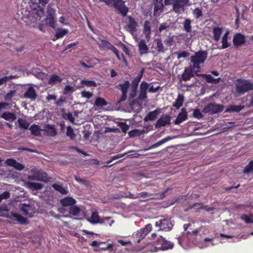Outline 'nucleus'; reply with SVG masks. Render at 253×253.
Returning <instances> with one entry per match:
<instances>
[{"instance_id":"f3484780","label":"nucleus","mask_w":253,"mask_h":253,"mask_svg":"<svg viewBox=\"0 0 253 253\" xmlns=\"http://www.w3.org/2000/svg\"><path fill=\"white\" fill-rule=\"evenodd\" d=\"M5 164L8 166L14 167L15 169L19 170H21L24 168V166L23 165L12 159H7L5 161Z\"/></svg>"},{"instance_id":"680f3d73","label":"nucleus","mask_w":253,"mask_h":253,"mask_svg":"<svg viewBox=\"0 0 253 253\" xmlns=\"http://www.w3.org/2000/svg\"><path fill=\"white\" fill-rule=\"evenodd\" d=\"M156 49L159 52H164V47L162 41H158L157 42V46L156 47Z\"/></svg>"},{"instance_id":"39448f33","label":"nucleus","mask_w":253,"mask_h":253,"mask_svg":"<svg viewBox=\"0 0 253 253\" xmlns=\"http://www.w3.org/2000/svg\"><path fill=\"white\" fill-rule=\"evenodd\" d=\"M190 5L189 0H175L172 6V10L176 13L182 14Z\"/></svg>"},{"instance_id":"a19ab883","label":"nucleus","mask_w":253,"mask_h":253,"mask_svg":"<svg viewBox=\"0 0 253 253\" xmlns=\"http://www.w3.org/2000/svg\"><path fill=\"white\" fill-rule=\"evenodd\" d=\"M201 76L205 78L206 81L209 83H218L220 80V78L214 79L211 75L209 74H202Z\"/></svg>"},{"instance_id":"0eeeda50","label":"nucleus","mask_w":253,"mask_h":253,"mask_svg":"<svg viewBox=\"0 0 253 253\" xmlns=\"http://www.w3.org/2000/svg\"><path fill=\"white\" fill-rule=\"evenodd\" d=\"M252 89H253V83L248 81L240 82L236 85L237 92L240 94H244Z\"/></svg>"},{"instance_id":"4468645a","label":"nucleus","mask_w":253,"mask_h":253,"mask_svg":"<svg viewBox=\"0 0 253 253\" xmlns=\"http://www.w3.org/2000/svg\"><path fill=\"white\" fill-rule=\"evenodd\" d=\"M7 217L13 221H16L20 224H25L27 222L26 218L18 213L11 212L8 214Z\"/></svg>"},{"instance_id":"c85d7f7f","label":"nucleus","mask_w":253,"mask_h":253,"mask_svg":"<svg viewBox=\"0 0 253 253\" xmlns=\"http://www.w3.org/2000/svg\"><path fill=\"white\" fill-rule=\"evenodd\" d=\"M159 111L155 110L153 111L150 112L144 118V121L147 122L148 121H153L156 119L157 115L159 114Z\"/></svg>"},{"instance_id":"72a5a7b5","label":"nucleus","mask_w":253,"mask_h":253,"mask_svg":"<svg viewBox=\"0 0 253 253\" xmlns=\"http://www.w3.org/2000/svg\"><path fill=\"white\" fill-rule=\"evenodd\" d=\"M184 96L182 95L179 94H178L175 101L173 103V106L176 108L177 109H179L182 106Z\"/></svg>"},{"instance_id":"6ab92c4d","label":"nucleus","mask_w":253,"mask_h":253,"mask_svg":"<svg viewBox=\"0 0 253 253\" xmlns=\"http://www.w3.org/2000/svg\"><path fill=\"white\" fill-rule=\"evenodd\" d=\"M139 51L141 55L147 54L148 52L149 47L146 45L145 41L141 39L138 44Z\"/></svg>"},{"instance_id":"7c9ffc66","label":"nucleus","mask_w":253,"mask_h":253,"mask_svg":"<svg viewBox=\"0 0 253 253\" xmlns=\"http://www.w3.org/2000/svg\"><path fill=\"white\" fill-rule=\"evenodd\" d=\"M145 132L144 129H134L129 131L128 134L129 137H134L140 136L141 134H144Z\"/></svg>"},{"instance_id":"f8f14e48","label":"nucleus","mask_w":253,"mask_h":253,"mask_svg":"<svg viewBox=\"0 0 253 253\" xmlns=\"http://www.w3.org/2000/svg\"><path fill=\"white\" fill-rule=\"evenodd\" d=\"M170 121V117L169 116L167 115H163L157 120L155 126L157 128L164 126L167 125L169 124Z\"/></svg>"},{"instance_id":"4c0bfd02","label":"nucleus","mask_w":253,"mask_h":253,"mask_svg":"<svg viewBox=\"0 0 253 253\" xmlns=\"http://www.w3.org/2000/svg\"><path fill=\"white\" fill-rule=\"evenodd\" d=\"M47 134L51 136H54L56 135L57 132L54 126L48 125L45 129Z\"/></svg>"},{"instance_id":"9b49d317","label":"nucleus","mask_w":253,"mask_h":253,"mask_svg":"<svg viewBox=\"0 0 253 253\" xmlns=\"http://www.w3.org/2000/svg\"><path fill=\"white\" fill-rule=\"evenodd\" d=\"M223 108L224 106L222 105L210 103L204 108V112L211 114H216L222 111Z\"/></svg>"},{"instance_id":"a18cd8bd","label":"nucleus","mask_w":253,"mask_h":253,"mask_svg":"<svg viewBox=\"0 0 253 253\" xmlns=\"http://www.w3.org/2000/svg\"><path fill=\"white\" fill-rule=\"evenodd\" d=\"M243 172L249 174L253 172V161H251L244 168Z\"/></svg>"},{"instance_id":"2eb2a0df","label":"nucleus","mask_w":253,"mask_h":253,"mask_svg":"<svg viewBox=\"0 0 253 253\" xmlns=\"http://www.w3.org/2000/svg\"><path fill=\"white\" fill-rule=\"evenodd\" d=\"M149 87V84L143 81L140 85V93L139 98L143 100L147 97V91Z\"/></svg>"},{"instance_id":"cd10ccee","label":"nucleus","mask_w":253,"mask_h":253,"mask_svg":"<svg viewBox=\"0 0 253 253\" xmlns=\"http://www.w3.org/2000/svg\"><path fill=\"white\" fill-rule=\"evenodd\" d=\"M62 81V79L60 76L56 74H53L48 80V84L50 85H53L57 83H60Z\"/></svg>"},{"instance_id":"8fccbe9b","label":"nucleus","mask_w":253,"mask_h":253,"mask_svg":"<svg viewBox=\"0 0 253 253\" xmlns=\"http://www.w3.org/2000/svg\"><path fill=\"white\" fill-rule=\"evenodd\" d=\"M192 14L196 19H199L203 15L202 8L200 7L196 8L193 10Z\"/></svg>"},{"instance_id":"f257e3e1","label":"nucleus","mask_w":253,"mask_h":253,"mask_svg":"<svg viewBox=\"0 0 253 253\" xmlns=\"http://www.w3.org/2000/svg\"><path fill=\"white\" fill-rule=\"evenodd\" d=\"M190 226V224H184L183 225L184 231L182 233L181 236L177 237L178 244L184 249L187 248L188 244L190 242L194 243L196 240V237L198 235L197 230H192L191 232L187 231Z\"/></svg>"},{"instance_id":"37998d69","label":"nucleus","mask_w":253,"mask_h":253,"mask_svg":"<svg viewBox=\"0 0 253 253\" xmlns=\"http://www.w3.org/2000/svg\"><path fill=\"white\" fill-rule=\"evenodd\" d=\"M146 249L148 252L151 253L157 252L158 251L160 250L159 248L155 246L154 243H148L146 246Z\"/></svg>"},{"instance_id":"13d9d810","label":"nucleus","mask_w":253,"mask_h":253,"mask_svg":"<svg viewBox=\"0 0 253 253\" xmlns=\"http://www.w3.org/2000/svg\"><path fill=\"white\" fill-rule=\"evenodd\" d=\"M14 78V76H8L0 78V85L6 84L7 82Z\"/></svg>"},{"instance_id":"393cba45","label":"nucleus","mask_w":253,"mask_h":253,"mask_svg":"<svg viewBox=\"0 0 253 253\" xmlns=\"http://www.w3.org/2000/svg\"><path fill=\"white\" fill-rule=\"evenodd\" d=\"M245 42V37L241 34H236L233 40V43L236 46H240Z\"/></svg>"},{"instance_id":"c03bdc74","label":"nucleus","mask_w":253,"mask_h":253,"mask_svg":"<svg viewBox=\"0 0 253 253\" xmlns=\"http://www.w3.org/2000/svg\"><path fill=\"white\" fill-rule=\"evenodd\" d=\"M129 85L130 83L128 81H126L124 83L119 84V88L122 91V93H127Z\"/></svg>"},{"instance_id":"052dcab7","label":"nucleus","mask_w":253,"mask_h":253,"mask_svg":"<svg viewBox=\"0 0 253 253\" xmlns=\"http://www.w3.org/2000/svg\"><path fill=\"white\" fill-rule=\"evenodd\" d=\"M66 135L72 140L75 137L73 129L70 126H68L67 127Z\"/></svg>"},{"instance_id":"09e8293b","label":"nucleus","mask_w":253,"mask_h":253,"mask_svg":"<svg viewBox=\"0 0 253 253\" xmlns=\"http://www.w3.org/2000/svg\"><path fill=\"white\" fill-rule=\"evenodd\" d=\"M228 35V33L227 32L225 33H224L223 36L222 38V47L221 48L224 49L228 46H229V44L227 42V36Z\"/></svg>"},{"instance_id":"bf43d9fd","label":"nucleus","mask_w":253,"mask_h":253,"mask_svg":"<svg viewBox=\"0 0 253 253\" xmlns=\"http://www.w3.org/2000/svg\"><path fill=\"white\" fill-rule=\"evenodd\" d=\"M152 230V225L150 224H147L144 228L140 229V232H143L142 236H146Z\"/></svg>"},{"instance_id":"f704fd0d","label":"nucleus","mask_w":253,"mask_h":253,"mask_svg":"<svg viewBox=\"0 0 253 253\" xmlns=\"http://www.w3.org/2000/svg\"><path fill=\"white\" fill-rule=\"evenodd\" d=\"M29 129L31 130V133L33 135L38 136L41 135V132L42 130L40 128L39 126H38V125H32L29 128Z\"/></svg>"},{"instance_id":"a878e982","label":"nucleus","mask_w":253,"mask_h":253,"mask_svg":"<svg viewBox=\"0 0 253 253\" xmlns=\"http://www.w3.org/2000/svg\"><path fill=\"white\" fill-rule=\"evenodd\" d=\"M99 41L100 43H98L99 47L101 49H108L110 50H112L113 48L114 47L110 42L108 41L99 39Z\"/></svg>"},{"instance_id":"aec40b11","label":"nucleus","mask_w":253,"mask_h":253,"mask_svg":"<svg viewBox=\"0 0 253 253\" xmlns=\"http://www.w3.org/2000/svg\"><path fill=\"white\" fill-rule=\"evenodd\" d=\"M129 23L127 26V29L131 34H133L136 31V27L137 23L134 19L131 17H128Z\"/></svg>"},{"instance_id":"864d4df0","label":"nucleus","mask_w":253,"mask_h":253,"mask_svg":"<svg viewBox=\"0 0 253 253\" xmlns=\"http://www.w3.org/2000/svg\"><path fill=\"white\" fill-rule=\"evenodd\" d=\"M70 213L75 216L78 215L80 212L81 209L77 206H72L70 208Z\"/></svg>"},{"instance_id":"338daca9","label":"nucleus","mask_w":253,"mask_h":253,"mask_svg":"<svg viewBox=\"0 0 253 253\" xmlns=\"http://www.w3.org/2000/svg\"><path fill=\"white\" fill-rule=\"evenodd\" d=\"M163 9V5L161 2L157 3L154 5V13H157L158 11H161Z\"/></svg>"},{"instance_id":"1a4fd4ad","label":"nucleus","mask_w":253,"mask_h":253,"mask_svg":"<svg viewBox=\"0 0 253 253\" xmlns=\"http://www.w3.org/2000/svg\"><path fill=\"white\" fill-rule=\"evenodd\" d=\"M113 1V5L118 12L124 17L126 16L128 8L126 6L125 2L123 0H114Z\"/></svg>"},{"instance_id":"4d7b16f0","label":"nucleus","mask_w":253,"mask_h":253,"mask_svg":"<svg viewBox=\"0 0 253 253\" xmlns=\"http://www.w3.org/2000/svg\"><path fill=\"white\" fill-rule=\"evenodd\" d=\"M242 109L240 106H232L229 108H228L225 110L226 112H238L240 111Z\"/></svg>"},{"instance_id":"473e14b6","label":"nucleus","mask_w":253,"mask_h":253,"mask_svg":"<svg viewBox=\"0 0 253 253\" xmlns=\"http://www.w3.org/2000/svg\"><path fill=\"white\" fill-rule=\"evenodd\" d=\"M171 138L170 137H168L167 138H165L161 140L160 141H158V142L154 144L152 146H150L149 147L146 148L144 149L145 151L149 150L150 149H151L152 148H156L157 147H159L161 146V145L163 144L164 143H166L168 141L170 140Z\"/></svg>"},{"instance_id":"79ce46f5","label":"nucleus","mask_w":253,"mask_h":253,"mask_svg":"<svg viewBox=\"0 0 253 253\" xmlns=\"http://www.w3.org/2000/svg\"><path fill=\"white\" fill-rule=\"evenodd\" d=\"M221 33V29L219 27H214L213 29V38L216 42L219 40Z\"/></svg>"},{"instance_id":"412c9836","label":"nucleus","mask_w":253,"mask_h":253,"mask_svg":"<svg viewBox=\"0 0 253 253\" xmlns=\"http://www.w3.org/2000/svg\"><path fill=\"white\" fill-rule=\"evenodd\" d=\"M187 118V113L186 110L182 108L181 112L178 114L176 119L175 120V124L178 125L183 121H185Z\"/></svg>"},{"instance_id":"5fc2aeb1","label":"nucleus","mask_w":253,"mask_h":253,"mask_svg":"<svg viewBox=\"0 0 253 253\" xmlns=\"http://www.w3.org/2000/svg\"><path fill=\"white\" fill-rule=\"evenodd\" d=\"M35 77L38 79H41L43 81L47 80L48 79V75L47 74L43 72H39L35 74Z\"/></svg>"},{"instance_id":"de8ad7c7","label":"nucleus","mask_w":253,"mask_h":253,"mask_svg":"<svg viewBox=\"0 0 253 253\" xmlns=\"http://www.w3.org/2000/svg\"><path fill=\"white\" fill-rule=\"evenodd\" d=\"M68 32L67 29H59L57 30L55 34L56 39H59L63 37Z\"/></svg>"},{"instance_id":"3c124183","label":"nucleus","mask_w":253,"mask_h":253,"mask_svg":"<svg viewBox=\"0 0 253 253\" xmlns=\"http://www.w3.org/2000/svg\"><path fill=\"white\" fill-rule=\"evenodd\" d=\"M81 83L87 87H96L97 86L96 83L93 81L83 80L81 82Z\"/></svg>"},{"instance_id":"6e6552de","label":"nucleus","mask_w":253,"mask_h":253,"mask_svg":"<svg viewBox=\"0 0 253 253\" xmlns=\"http://www.w3.org/2000/svg\"><path fill=\"white\" fill-rule=\"evenodd\" d=\"M156 227L160 228L159 230L169 231L172 229L173 224L170 219L163 218L155 222Z\"/></svg>"},{"instance_id":"7ed1b4c3","label":"nucleus","mask_w":253,"mask_h":253,"mask_svg":"<svg viewBox=\"0 0 253 253\" xmlns=\"http://www.w3.org/2000/svg\"><path fill=\"white\" fill-rule=\"evenodd\" d=\"M43 15V9L39 6H37L32 9L30 12L29 15L27 17H25L24 20L29 26L35 27Z\"/></svg>"},{"instance_id":"f03ea898","label":"nucleus","mask_w":253,"mask_h":253,"mask_svg":"<svg viewBox=\"0 0 253 253\" xmlns=\"http://www.w3.org/2000/svg\"><path fill=\"white\" fill-rule=\"evenodd\" d=\"M207 58V52L206 51H198L191 56L189 66L194 70L195 73L202 71Z\"/></svg>"},{"instance_id":"0e129e2a","label":"nucleus","mask_w":253,"mask_h":253,"mask_svg":"<svg viewBox=\"0 0 253 253\" xmlns=\"http://www.w3.org/2000/svg\"><path fill=\"white\" fill-rule=\"evenodd\" d=\"M119 126L121 128L122 131L125 133L126 132L129 128V125L124 122L120 123L119 124Z\"/></svg>"},{"instance_id":"a211bd4d","label":"nucleus","mask_w":253,"mask_h":253,"mask_svg":"<svg viewBox=\"0 0 253 253\" xmlns=\"http://www.w3.org/2000/svg\"><path fill=\"white\" fill-rule=\"evenodd\" d=\"M143 33L147 40L149 41L150 38V34L151 33V23L149 21L146 20L144 22Z\"/></svg>"},{"instance_id":"ea45409f","label":"nucleus","mask_w":253,"mask_h":253,"mask_svg":"<svg viewBox=\"0 0 253 253\" xmlns=\"http://www.w3.org/2000/svg\"><path fill=\"white\" fill-rule=\"evenodd\" d=\"M16 90H10L5 94L3 98L6 101H10L12 100L13 97L16 95Z\"/></svg>"},{"instance_id":"6e6d98bb","label":"nucleus","mask_w":253,"mask_h":253,"mask_svg":"<svg viewBox=\"0 0 253 253\" xmlns=\"http://www.w3.org/2000/svg\"><path fill=\"white\" fill-rule=\"evenodd\" d=\"M155 194L152 193H149L146 192H142L139 194V197H141L142 198H147L148 197L149 199H154L155 198L154 196Z\"/></svg>"},{"instance_id":"e2e57ef3","label":"nucleus","mask_w":253,"mask_h":253,"mask_svg":"<svg viewBox=\"0 0 253 253\" xmlns=\"http://www.w3.org/2000/svg\"><path fill=\"white\" fill-rule=\"evenodd\" d=\"M143 73V70H142L140 73L133 80L132 83L133 84L138 85L142 77Z\"/></svg>"},{"instance_id":"dca6fc26","label":"nucleus","mask_w":253,"mask_h":253,"mask_svg":"<svg viewBox=\"0 0 253 253\" xmlns=\"http://www.w3.org/2000/svg\"><path fill=\"white\" fill-rule=\"evenodd\" d=\"M24 97L29 98L32 101L36 100L37 97V94L34 88L32 86L29 87L24 93Z\"/></svg>"},{"instance_id":"69168bd1","label":"nucleus","mask_w":253,"mask_h":253,"mask_svg":"<svg viewBox=\"0 0 253 253\" xmlns=\"http://www.w3.org/2000/svg\"><path fill=\"white\" fill-rule=\"evenodd\" d=\"M74 91V87L69 85H66L64 88V93L65 94L72 93Z\"/></svg>"},{"instance_id":"9d476101","label":"nucleus","mask_w":253,"mask_h":253,"mask_svg":"<svg viewBox=\"0 0 253 253\" xmlns=\"http://www.w3.org/2000/svg\"><path fill=\"white\" fill-rule=\"evenodd\" d=\"M158 245H160L159 247L160 250H168L172 249L173 248L174 244L169 241L167 240L162 236H159L156 240Z\"/></svg>"},{"instance_id":"49530a36","label":"nucleus","mask_w":253,"mask_h":253,"mask_svg":"<svg viewBox=\"0 0 253 253\" xmlns=\"http://www.w3.org/2000/svg\"><path fill=\"white\" fill-rule=\"evenodd\" d=\"M94 104L97 107H102L103 106L107 105V103L104 98L98 97L96 98Z\"/></svg>"},{"instance_id":"603ef678","label":"nucleus","mask_w":253,"mask_h":253,"mask_svg":"<svg viewBox=\"0 0 253 253\" xmlns=\"http://www.w3.org/2000/svg\"><path fill=\"white\" fill-rule=\"evenodd\" d=\"M114 222V221L113 220H110V217H106L101 218L99 223L104 224L111 226Z\"/></svg>"},{"instance_id":"5701e85b","label":"nucleus","mask_w":253,"mask_h":253,"mask_svg":"<svg viewBox=\"0 0 253 253\" xmlns=\"http://www.w3.org/2000/svg\"><path fill=\"white\" fill-rule=\"evenodd\" d=\"M0 118L6 121L13 122L16 119V116L14 113L9 111L4 112L0 116Z\"/></svg>"},{"instance_id":"423d86ee","label":"nucleus","mask_w":253,"mask_h":253,"mask_svg":"<svg viewBox=\"0 0 253 253\" xmlns=\"http://www.w3.org/2000/svg\"><path fill=\"white\" fill-rule=\"evenodd\" d=\"M55 10L51 7L50 4H48L47 7V15L45 19L46 25L53 29L56 27Z\"/></svg>"},{"instance_id":"e433bc0d","label":"nucleus","mask_w":253,"mask_h":253,"mask_svg":"<svg viewBox=\"0 0 253 253\" xmlns=\"http://www.w3.org/2000/svg\"><path fill=\"white\" fill-rule=\"evenodd\" d=\"M28 187L32 190H40L43 187L42 184L40 183L28 182L27 183Z\"/></svg>"},{"instance_id":"ddd939ff","label":"nucleus","mask_w":253,"mask_h":253,"mask_svg":"<svg viewBox=\"0 0 253 253\" xmlns=\"http://www.w3.org/2000/svg\"><path fill=\"white\" fill-rule=\"evenodd\" d=\"M194 71L189 66V67L185 68L182 75L181 80L187 81L189 80L194 76Z\"/></svg>"},{"instance_id":"bb28decb","label":"nucleus","mask_w":253,"mask_h":253,"mask_svg":"<svg viewBox=\"0 0 253 253\" xmlns=\"http://www.w3.org/2000/svg\"><path fill=\"white\" fill-rule=\"evenodd\" d=\"M21 210L24 215L31 217L32 216L33 209L32 207L28 205H24L21 208Z\"/></svg>"},{"instance_id":"2f4dec72","label":"nucleus","mask_w":253,"mask_h":253,"mask_svg":"<svg viewBox=\"0 0 253 253\" xmlns=\"http://www.w3.org/2000/svg\"><path fill=\"white\" fill-rule=\"evenodd\" d=\"M52 187L56 191H58L62 194H66L68 193V190L66 188H64L62 185L57 183L52 184Z\"/></svg>"},{"instance_id":"58836bf2","label":"nucleus","mask_w":253,"mask_h":253,"mask_svg":"<svg viewBox=\"0 0 253 253\" xmlns=\"http://www.w3.org/2000/svg\"><path fill=\"white\" fill-rule=\"evenodd\" d=\"M241 219L246 223H253V214H243L241 215Z\"/></svg>"},{"instance_id":"c9c22d12","label":"nucleus","mask_w":253,"mask_h":253,"mask_svg":"<svg viewBox=\"0 0 253 253\" xmlns=\"http://www.w3.org/2000/svg\"><path fill=\"white\" fill-rule=\"evenodd\" d=\"M17 123L19 124V126L21 128L24 129H27L30 125V124L26 119L22 118H18L17 120Z\"/></svg>"},{"instance_id":"20e7f679","label":"nucleus","mask_w":253,"mask_h":253,"mask_svg":"<svg viewBox=\"0 0 253 253\" xmlns=\"http://www.w3.org/2000/svg\"><path fill=\"white\" fill-rule=\"evenodd\" d=\"M31 174L29 175L28 179L31 180L41 181L43 182H48L50 178L47 176V173L43 170L38 169L34 168L31 169Z\"/></svg>"},{"instance_id":"b1692460","label":"nucleus","mask_w":253,"mask_h":253,"mask_svg":"<svg viewBox=\"0 0 253 253\" xmlns=\"http://www.w3.org/2000/svg\"><path fill=\"white\" fill-rule=\"evenodd\" d=\"M60 202L63 207H69L75 205L76 201L72 197H67L61 199Z\"/></svg>"},{"instance_id":"774afa93","label":"nucleus","mask_w":253,"mask_h":253,"mask_svg":"<svg viewBox=\"0 0 253 253\" xmlns=\"http://www.w3.org/2000/svg\"><path fill=\"white\" fill-rule=\"evenodd\" d=\"M176 54L177 55L178 59H180V58H185L189 55V53L185 51L176 52Z\"/></svg>"},{"instance_id":"c756f323","label":"nucleus","mask_w":253,"mask_h":253,"mask_svg":"<svg viewBox=\"0 0 253 253\" xmlns=\"http://www.w3.org/2000/svg\"><path fill=\"white\" fill-rule=\"evenodd\" d=\"M191 22L192 21L190 19L186 18L183 23V29L187 33H190L192 32Z\"/></svg>"},{"instance_id":"4be33fe9","label":"nucleus","mask_w":253,"mask_h":253,"mask_svg":"<svg viewBox=\"0 0 253 253\" xmlns=\"http://www.w3.org/2000/svg\"><path fill=\"white\" fill-rule=\"evenodd\" d=\"M86 218L88 222L93 224L99 223L101 219L98 215V212L96 211L92 212L91 215L86 217Z\"/></svg>"}]
</instances>
